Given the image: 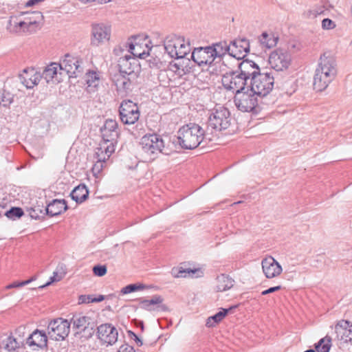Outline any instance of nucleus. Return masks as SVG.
Listing matches in <instances>:
<instances>
[{"instance_id": "f257e3e1", "label": "nucleus", "mask_w": 352, "mask_h": 352, "mask_svg": "<svg viewBox=\"0 0 352 352\" xmlns=\"http://www.w3.org/2000/svg\"><path fill=\"white\" fill-rule=\"evenodd\" d=\"M337 74L336 63L329 53L321 55L314 77V87L318 91L324 90L335 78Z\"/></svg>"}, {"instance_id": "f03ea898", "label": "nucleus", "mask_w": 352, "mask_h": 352, "mask_svg": "<svg viewBox=\"0 0 352 352\" xmlns=\"http://www.w3.org/2000/svg\"><path fill=\"white\" fill-rule=\"evenodd\" d=\"M204 138V130L199 124L189 123L182 126L177 131V143L184 149L197 148Z\"/></svg>"}, {"instance_id": "7ed1b4c3", "label": "nucleus", "mask_w": 352, "mask_h": 352, "mask_svg": "<svg viewBox=\"0 0 352 352\" xmlns=\"http://www.w3.org/2000/svg\"><path fill=\"white\" fill-rule=\"evenodd\" d=\"M142 154L146 161H153L160 153L169 154V150L165 147L164 140L157 134L144 135L140 140Z\"/></svg>"}, {"instance_id": "20e7f679", "label": "nucleus", "mask_w": 352, "mask_h": 352, "mask_svg": "<svg viewBox=\"0 0 352 352\" xmlns=\"http://www.w3.org/2000/svg\"><path fill=\"white\" fill-rule=\"evenodd\" d=\"M164 46L166 52L171 57L177 59L184 58L190 52V44L184 38L175 34L166 37Z\"/></svg>"}, {"instance_id": "39448f33", "label": "nucleus", "mask_w": 352, "mask_h": 352, "mask_svg": "<svg viewBox=\"0 0 352 352\" xmlns=\"http://www.w3.org/2000/svg\"><path fill=\"white\" fill-rule=\"evenodd\" d=\"M274 85V74L270 72H260L248 85L250 91H253L259 97L268 95Z\"/></svg>"}, {"instance_id": "423d86ee", "label": "nucleus", "mask_w": 352, "mask_h": 352, "mask_svg": "<svg viewBox=\"0 0 352 352\" xmlns=\"http://www.w3.org/2000/svg\"><path fill=\"white\" fill-rule=\"evenodd\" d=\"M231 116L229 110L223 107L213 109L208 117V129L216 131H224L231 124Z\"/></svg>"}, {"instance_id": "0eeeda50", "label": "nucleus", "mask_w": 352, "mask_h": 352, "mask_svg": "<svg viewBox=\"0 0 352 352\" xmlns=\"http://www.w3.org/2000/svg\"><path fill=\"white\" fill-rule=\"evenodd\" d=\"M222 84L226 89L239 93L247 89L250 82L236 70L226 73L222 77Z\"/></svg>"}, {"instance_id": "6e6552de", "label": "nucleus", "mask_w": 352, "mask_h": 352, "mask_svg": "<svg viewBox=\"0 0 352 352\" xmlns=\"http://www.w3.org/2000/svg\"><path fill=\"white\" fill-rule=\"evenodd\" d=\"M258 97L253 91L247 89L235 93L234 102L236 108L243 112L252 111L258 105Z\"/></svg>"}, {"instance_id": "1a4fd4ad", "label": "nucleus", "mask_w": 352, "mask_h": 352, "mask_svg": "<svg viewBox=\"0 0 352 352\" xmlns=\"http://www.w3.org/2000/svg\"><path fill=\"white\" fill-rule=\"evenodd\" d=\"M70 322L67 320L58 318L51 320L47 326V335L54 340H63L70 331Z\"/></svg>"}, {"instance_id": "9d476101", "label": "nucleus", "mask_w": 352, "mask_h": 352, "mask_svg": "<svg viewBox=\"0 0 352 352\" xmlns=\"http://www.w3.org/2000/svg\"><path fill=\"white\" fill-rule=\"evenodd\" d=\"M292 58L290 54L285 50L277 49L273 51L269 56V64L276 72L286 70L290 63Z\"/></svg>"}, {"instance_id": "9b49d317", "label": "nucleus", "mask_w": 352, "mask_h": 352, "mask_svg": "<svg viewBox=\"0 0 352 352\" xmlns=\"http://www.w3.org/2000/svg\"><path fill=\"white\" fill-rule=\"evenodd\" d=\"M119 113L121 121L125 124L135 123L140 117L139 107L131 100L122 102L119 108Z\"/></svg>"}, {"instance_id": "f8f14e48", "label": "nucleus", "mask_w": 352, "mask_h": 352, "mask_svg": "<svg viewBox=\"0 0 352 352\" xmlns=\"http://www.w3.org/2000/svg\"><path fill=\"white\" fill-rule=\"evenodd\" d=\"M81 63L82 60L78 57L66 54L59 63L60 71L65 72L69 78H76L82 73Z\"/></svg>"}, {"instance_id": "ddd939ff", "label": "nucleus", "mask_w": 352, "mask_h": 352, "mask_svg": "<svg viewBox=\"0 0 352 352\" xmlns=\"http://www.w3.org/2000/svg\"><path fill=\"white\" fill-rule=\"evenodd\" d=\"M118 65L119 68L118 74L129 76H132L133 74L134 77L138 78L140 72V65L131 55L126 54L120 57Z\"/></svg>"}, {"instance_id": "4468645a", "label": "nucleus", "mask_w": 352, "mask_h": 352, "mask_svg": "<svg viewBox=\"0 0 352 352\" xmlns=\"http://www.w3.org/2000/svg\"><path fill=\"white\" fill-rule=\"evenodd\" d=\"M190 58L200 67L210 65L215 59L212 48L210 46L195 48L190 55Z\"/></svg>"}, {"instance_id": "2eb2a0df", "label": "nucleus", "mask_w": 352, "mask_h": 352, "mask_svg": "<svg viewBox=\"0 0 352 352\" xmlns=\"http://www.w3.org/2000/svg\"><path fill=\"white\" fill-rule=\"evenodd\" d=\"M98 338L107 345L114 344L118 337V329L111 324L105 323L100 324L97 328Z\"/></svg>"}, {"instance_id": "dca6fc26", "label": "nucleus", "mask_w": 352, "mask_h": 352, "mask_svg": "<svg viewBox=\"0 0 352 352\" xmlns=\"http://www.w3.org/2000/svg\"><path fill=\"white\" fill-rule=\"evenodd\" d=\"M138 78L125 76L123 74H116L112 80L116 87L118 92L122 94H126L132 91L133 86L137 83Z\"/></svg>"}, {"instance_id": "f3484780", "label": "nucleus", "mask_w": 352, "mask_h": 352, "mask_svg": "<svg viewBox=\"0 0 352 352\" xmlns=\"http://www.w3.org/2000/svg\"><path fill=\"white\" fill-rule=\"evenodd\" d=\"M111 36V29L104 24H94L91 28V44L94 46L100 45L108 41Z\"/></svg>"}, {"instance_id": "a211bd4d", "label": "nucleus", "mask_w": 352, "mask_h": 352, "mask_svg": "<svg viewBox=\"0 0 352 352\" xmlns=\"http://www.w3.org/2000/svg\"><path fill=\"white\" fill-rule=\"evenodd\" d=\"M335 332L338 340L352 345V322L346 320H339L335 326Z\"/></svg>"}, {"instance_id": "6ab92c4d", "label": "nucleus", "mask_w": 352, "mask_h": 352, "mask_svg": "<svg viewBox=\"0 0 352 352\" xmlns=\"http://www.w3.org/2000/svg\"><path fill=\"white\" fill-rule=\"evenodd\" d=\"M238 71L240 75L244 76L250 82L261 72L259 66L249 59H243L238 64Z\"/></svg>"}, {"instance_id": "aec40b11", "label": "nucleus", "mask_w": 352, "mask_h": 352, "mask_svg": "<svg viewBox=\"0 0 352 352\" xmlns=\"http://www.w3.org/2000/svg\"><path fill=\"white\" fill-rule=\"evenodd\" d=\"M230 56L237 60L244 58L250 51V44L247 39H235L230 43Z\"/></svg>"}, {"instance_id": "412c9836", "label": "nucleus", "mask_w": 352, "mask_h": 352, "mask_svg": "<svg viewBox=\"0 0 352 352\" xmlns=\"http://www.w3.org/2000/svg\"><path fill=\"white\" fill-rule=\"evenodd\" d=\"M261 265L263 272L267 278L278 276L283 270L281 265L271 256L263 259Z\"/></svg>"}, {"instance_id": "4be33fe9", "label": "nucleus", "mask_w": 352, "mask_h": 352, "mask_svg": "<svg viewBox=\"0 0 352 352\" xmlns=\"http://www.w3.org/2000/svg\"><path fill=\"white\" fill-rule=\"evenodd\" d=\"M20 79L21 82L28 89L32 88L34 85H38L41 79L40 72H36L34 69H24L23 73L21 74Z\"/></svg>"}, {"instance_id": "5701e85b", "label": "nucleus", "mask_w": 352, "mask_h": 352, "mask_svg": "<svg viewBox=\"0 0 352 352\" xmlns=\"http://www.w3.org/2000/svg\"><path fill=\"white\" fill-rule=\"evenodd\" d=\"M114 151L115 145L113 143L102 140L96 148L95 153L96 158L100 161L107 160Z\"/></svg>"}, {"instance_id": "b1692460", "label": "nucleus", "mask_w": 352, "mask_h": 352, "mask_svg": "<svg viewBox=\"0 0 352 352\" xmlns=\"http://www.w3.org/2000/svg\"><path fill=\"white\" fill-rule=\"evenodd\" d=\"M68 209L65 199H54L45 207L47 215L54 217L60 214Z\"/></svg>"}, {"instance_id": "393cba45", "label": "nucleus", "mask_w": 352, "mask_h": 352, "mask_svg": "<svg viewBox=\"0 0 352 352\" xmlns=\"http://www.w3.org/2000/svg\"><path fill=\"white\" fill-rule=\"evenodd\" d=\"M47 336L45 331L36 329L27 338V344L32 346L43 348L47 346Z\"/></svg>"}, {"instance_id": "a878e982", "label": "nucleus", "mask_w": 352, "mask_h": 352, "mask_svg": "<svg viewBox=\"0 0 352 352\" xmlns=\"http://www.w3.org/2000/svg\"><path fill=\"white\" fill-rule=\"evenodd\" d=\"M139 38V36H132L129 39V41L127 42L129 52L133 56L144 58L148 55V50L150 49L147 50V52H146L145 50L141 52L140 49L142 48V46L139 43L136 41Z\"/></svg>"}, {"instance_id": "bb28decb", "label": "nucleus", "mask_w": 352, "mask_h": 352, "mask_svg": "<svg viewBox=\"0 0 352 352\" xmlns=\"http://www.w3.org/2000/svg\"><path fill=\"white\" fill-rule=\"evenodd\" d=\"M89 195V190L85 185L80 184L76 186L71 192L70 196L76 203L85 201Z\"/></svg>"}, {"instance_id": "cd10ccee", "label": "nucleus", "mask_w": 352, "mask_h": 352, "mask_svg": "<svg viewBox=\"0 0 352 352\" xmlns=\"http://www.w3.org/2000/svg\"><path fill=\"white\" fill-rule=\"evenodd\" d=\"M210 47L212 48V52L214 58L222 57L226 54H228L230 56V43L226 41L214 43Z\"/></svg>"}, {"instance_id": "c85d7f7f", "label": "nucleus", "mask_w": 352, "mask_h": 352, "mask_svg": "<svg viewBox=\"0 0 352 352\" xmlns=\"http://www.w3.org/2000/svg\"><path fill=\"white\" fill-rule=\"evenodd\" d=\"M60 69L59 63H52L47 65L43 69L41 75V78H44L47 82L52 80L54 77L57 75L58 69Z\"/></svg>"}, {"instance_id": "c756f323", "label": "nucleus", "mask_w": 352, "mask_h": 352, "mask_svg": "<svg viewBox=\"0 0 352 352\" xmlns=\"http://www.w3.org/2000/svg\"><path fill=\"white\" fill-rule=\"evenodd\" d=\"M90 318L85 316H75L72 319L73 328L78 331H85L90 324Z\"/></svg>"}, {"instance_id": "7c9ffc66", "label": "nucleus", "mask_w": 352, "mask_h": 352, "mask_svg": "<svg viewBox=\"0 0 352 352\" xmlns=\"http://www.w3.org/2000/svg\"><path fill=\"white\" fill-rule=\"evenodd\" d=\"M278 38L272 34H267V32H263L261 36L258 38L259 43L262 47H265L267 49H270L277 44Z\"/></svg>"}, {"instance_id": "2f4dec72", "label": "nucleus", "mask_w": 352, "mask_h": 352, "mask_svg": "<svg viewBox=\"0 0 352 352\" xmlns=\"http://www.w3.org/2000/svg\"><path fill=\"white\" fill-rule=\"evenodd\" d=\"M233 286V280L225 274H221L217 278V291L224 292Z\"/></svg>"}, {"instance_id": "473e14b6", "label": "nucleus", "mask_w": 352, "mask_h": 352, "mask_svg": "<svg viewBox=\"0 0 352 352\" xmlns=\"http://www.w3.org/2000/svg\"><path fill=\"white\" fill-rule=\"evenodd\" d=\"M232 308L221 309V311H219L218 313H217L216 314H214L212 316L209 317L206 321V326L209 327H213L216 324L221 322L226 317V316L228 314L229 311Z\"/></svg>"}, {"instance_id": "72a5a7b5", "label": "nucleus", "mask_w": 352, "mask_h": 352, "mask_svg": "<svg viewBox=\"0 0 352 352\" xmlns=\"http://www.w3.org/2000/svg\"><path fill=\"white\" fill-rule=\"evenodd\" d=\"M162 301L163 299L161 296H155L151 300H142L140 304V307L142 309H144L148 311H151L154 309V308L153 307V306L160 305V303L162 302Z\"/></svg>"}, {"instance_id": "f704fd0d", "label": "nucleus", "mask_w": 352, "mask_h": 352, "mask_svg": "<svg viewBox=\"0 0 352 352\" xmlns=\"http://www.w3.org/2000/svg\"><path fill=\"white\" fill-rule=\"evenodd\" d=\"M23 343L22 340L17 341L12 336H8L2 341V345L8 351H14L20 347V344Z\"/></svg>"}, {"instance_id": "c9c22d12", "label": "nucleus", "mask_w": 352, "mask_h": 352, "mask_svg": "<svg viewBox=\"0 0 352 352\" xmlns=\"http://www.w3.org/2000/svg\"><path fill=\"white\" fill-rule=\"evenodd\" d=\"M88 87L96 88L100 82L99 74L94 71H88L85 74V79Z\"/></svg>"}, {"instance_id": "e433bc0d", "label": "nucleus", "mask_w": 352, "mask_h": 352, "mask_svg": "<svg viewBox=\"0 0 352 352\" xmlns=\"http://www.w3.org/2000/svg\"><path fill=\"white\" fill-rule=\"evenodd\" d=\"M197 272L196 270H193L189 268H184L182 267H174L172 269V274L176 278L187 277L192 276Z\"/></svg>"}, {"instance_id": "4c0bfd02", "label": "nucleus", "mask_w": 352, "mask_h": 352, "mask_svg": "<svg viewBox=\"0 0 352 352\" xmlns=\"http://www.w3.org/2000/svg\"><path fill=\"white\" fill-rule=\"evenodd\" d=\"M331 337L326 336L324 338L320 340L318 343L316 344V349L318 352H329L331 344Z\"/></svg>"}, {"instance_id": "58836bf2", "label": "nucleus", "mask_w": 352, "mask_h": 352, "mask_svg": "<svg viewBox=\"0 0 352 352\" xmlns=\"http://www.w3.org/2000/svg\"><path fill=\"white\" fill-rule=\"evenodd\" d=\"M34 14L36 16V18L34 20V21H23V22H25L28 24L23 26L21 32L32 33L35 31L34 28L36 26L37 22L43 18V16L40 12H37Z\"/></svg>"}, {"instance_id": "ea45409f", "label": "nucleus", "mask_w": 352, "mask_h": 352, "mask_svg": "<svg viewBox=\"0 0 352 352\" xmlns=\"http://www.w3.org/2000/svg\"><path fill=\"white\" fill-rule=\"evenodd\" d=\"M29 214L32 219H39L41 217H43L45 214H47L45 211V207L41 206H36L34 207L30 208L29 210Z\"/></svg>"}, {"instance_id": "a19ab883", "label": "nucleus", "mask_w": 352, "mask_h": 352, "mask_svg": "<svg viewBox=\"0 0 352 352\" xmlns=\"http://www.w3.org/2000/svg\"><path fill=\"white\" fill-rule=\"evenodd\" d=\"M23 210L19 207H12L6 212V216L10 219L15 220L23 215Z\"/></svg>"}, {"instance_id": "79ce46f5", "label": "nucleus", "mask_w": 352, "mask_h": 352, "mask_svg": "<svg viewBox=\"0 0 352 352\" xmlns=\"http://www.w3.org/2000/svg\"><path fill=\"white\" fill-rule=\"evenodd\" d=\"M13 101L12 96L8 92L0 93V105L8 107Z\"/></svg>"}, {"instance_id": "37998d69", "label": "nucleus", "mask_w": 352, "mask_h": 352, "mask_svg": "<svg viewBox=\"0 0 352 352\" xmlns=\"http://www.w3.org/2000/svg\"><path fill=\"white\" fill-rule=\"evenodd\" d=\"M102 138L103 140L108 142L113 143V144L116 142V139L118 135V131H101Z\"/></svg>"}, {"instance_id": "c03bdc74", "label": "nucleus", "mask_w": 352, "mask_h": 352, "mask_svg": "<svg viewBox=\"0 0 352 352\" xmlns=\"http://www.w3.org/2000/svg\"><path fill=\"white\" fill-rule=\"evenodd\" d=\"M144 288V285L142 284H130L126 285V287H123L121 289V293L122 294H126L131 292H136L138 290H141Z\"/></svg>"}, {"instance_id": "a18cd8bd", "label": "nucleus", "mask_w": 352, "mask_h": 352, "mask_svg": "<svg viewBox=\"0 0 352 352\" xmlns=\"http://www.w3.org/2000/svg\"><path fill=\"white\" fill-rule=\"evenodd\" d=\"M27 24L28 23L25 22H23V21L14 22V24H12V21H10V28H9V30L10 32H12V33H20V32H21L23 26H24Z\"/></svg>"}, {"instance_id": "49530a36", "label": "nucleus", "mask_w": 352, "mask_h": 352, "mask_svg": "<svg viewBox=\"0 0 352 352\" xmlns=\"http://www.w3.org/2000/svg\"><path fill=\"white\" fill-rule=\"evenodd\" d=\"M117 122L113 120H108L105 122L104 126L101 129V131H118Z\"/></svg>"}, {"instance_id": "de8ad7c7", "label": "nucleus", "mask_w": 352, "mask_h": 352, "mask_svg": "<svg viewBox=\"0 0 352 352\" xmlns=\"http://www.w3.org/2000/svg\"><path fill=\"white\" fill-rule=\"evenodd\" d=\"M65 275V272H58V271H56L54 272L53 276L50 277V280L46 283L45 285L40 286V288H43L46 286L50 285L51 283L54 282H57L60 280Z\"/></svg>"}, {"instance_id": "09e8293b", "label": "nucleus", "mask_w": 352, "mask_h": 352, "mask_svg": "<svg viewBox=\"0 0 352 352\" xmlns=\"http://www.w3.org/2000/svg\"><path fill=\"white\" fill-rule=\"evenodd\" d=\"M106 160H97V162L94 164V165L92 167V173L96 177H98V175L100 173L103 168V164L105 162Z\"/></svg>"}, {"instance_id": "8fccbe9b", "label": "nucleus", "mask_w": 352, "mask_h": 352, "mask_svg": "<svg viewBox=\"0 0 352 352\" xmlns=\"http://www.w3.org/2000/svg\"><path fill=\"white\" fill-rule=\"evenodd\" d=\"M107 267L104 265H97L93 267V272L97 276H103L107 274Z\"/></svg>"}, {"instance_id": "3c124183", "label": "nucleus", "mask_w": 352, "mask_h": 352, "mask_svg": "<svg viewBox=\"0 0 352 352\" xmlns=\"http://www.w3.org/2000/svg\"><path fill=\"white\" fill-rule=\"evenodd\" d=\"M323 12V8H320L319 9L309 10L305 13V14L309 19H314L318 15L322 14Z\"/></svg>"}, {"instance_id": "603ef678", "label": "nucleus", "mask_w": 352, "mask_h": 352, "mask_svg": "<svg viewBox=\"0 0 352 352\" xmlns=\"http://www.w3.org/2000/svg\"><path fill=\"white\" fill-rule=\"evenodd\" d=\"M32 280H33V278H31V279L23 280V281H21V282H14V283H12L11 284L7 285L6 287V289H12V288H17V287H23V286H25V285L29 284L30 282H32Z\"/></svg>"}, {"instance_id": "864d4df0", "label": "nucleus", "mask_w": 352, "mask_h": 352, "mask_svg": "<svg viewBox=\"0 0 352 352\" xmlns=\"http://www.w3.org/2000/svg\"><path fill=\"white\" fill-rule=\"evenodd\" d=\"M336 27L334 21L330 19H324L322 21V28L324 30H332Z\"/></svg>"}, {"instance_id": "5fc2aeb1", "label": "nucleus", "mask_w": 352, "mask_h": 352, "mask_svg": "<svg viewBox=\"0 0 352 352\" xmlns=\"http://www.w3.org/2000/svg\"><path fill=\"white\" fill-rule=\"evenodd\" d=\"M170 69L179 76H182L186 73L184 68H181L180 65L177 63L170 64Z\"/></svg>"}, {"instance_id": "6e6d98bb", "label": "nucleus", "mask_w": 352, "mask_h": 352, "mask_svg": "<svg viewBox=\"0 0 352 352\" xmlns=\"http://www.w3.org/2000/svg\"><path fill=\"white\" fill-rule=\"evenodd\" d=\"M280 289H281V287L280 285L275 286V287H270L267 289H265V290L261 292V295H263V296L267 295V294H269L277 292V291L280 290Z\"/></svg>"}, {"instance_id": "4d7b16f0", "label": "nucleus", "mask_w": 352, "mask_h": 352, "mask_svg": "<svg viewBox=\"0 0 352 352\" xmlns=\"http://www.w3.org/2000/svg\"><path fill=\"white\" fill-rule=\"evenodd\" d=\"M128 47V44L127 43L126 44H124L123 45V47L120 46V45H118V46H116L114 50H113V53L115 54V55L116 56H120L122 53V52L124 50V48L125 47Z\"/></svg>"}, {"instance_id": "13d9d810", "label": "nucleus", "mask_w": 352, "mask_h": 352, "mask_svg": "<svg viewBox=\"0 0 352 352\" xmlns=\"http://www.w3.org/2000/svg\"><path fill=\"white\" fill-rule=\"evenodd\" d=\"M129 333L131 336V338L133 339L138 346H142L143 344L142 340L140 339L135 333L130 331H129Z\"/></svg>"}, {"instance_id": "bf43d9fd", "label": "nucleus", "mask_w": 352, "mask_h": 352, "mask_svg": "<svg viewBox=\"0 0 352 352\" xmlns=\"http://www.w3.org/2000/svg\"><path fill=\"white\" fill-rule=\"evenodd\" d=\"M91 298H93V296L91 295H87V296L82 295L80 296L79 300L82 303H90V302H92L91 301Z\"/></svg>"}, {"instance_id": "052dcab7", "label": "nucleus", "mask_w": 352, "mask_h": 352, "mask_svg": "<svg viewBox=\"0 0 352 352\" xmlns=\"http://www.w3.org/2000/svg\"><path fill=\"white\" fill-rule=\"evenodd\" d=\"M36 12L32 13H27L28 15L24 21H34V20L36 18V16L34 14Z\"/></svg>"}, {"instance_id": "680f3d73", "label": "nucleus", "mask_w": 352, "mask_h": 352, "mask_svg": "<svg viewBox=\"0 0 352 352\" xmlns=\"http://www.w3.org/2000/svg\"><path fill=\"white\" fill-rule=\"evenodd\" d=\"M25 327L23 326L19 327L16 331V333L19 334V336H23L25 333Z\"/></svg>"}, {"instance_id": "e2e57ef3", "label": "nucleus", "mask_w": 352, "mask_h": 352, "mask_svg": "<svg viewBox=\"0 0 352 352\" xmlns=\"http://www.w3.org/2000/svg\"><path fill=\"white\" fill-rule=\"evenodd\" d=\"M105 297L103 295H99L96 298H91V301L94 302H102L103 300H104Z\"/></svg>"}, {"instance_id": "0e129e2a", "label": "nucleus", "mask_w": 352, "mask_h": 352, "mask_svg": "<svg viewBox=\"0 0 352 352\" xmlns=\"http://www.w3.org/2000/svg\"><path fill=\"white\" fill-rule=\"evenodd\" d=\"M110 0H91V2L94 3L95 4H106Z\"/></svg>"}, {"instance_id": "69168bd1", "label": "nucleus", "mask_w": 352, "mask_h": 352, "mask_svg": "<svg viewBox=\"0 0 352 352\" xmlns=\"http://www.w3.org/2000/svg\"><path fill=\"white\" fill-rule=\"evenodd\" d=\"M39 1L38 0H29L27 3H26V6L27 7H30V6H32L34 5H35L36 3H38Z\"/></svg>"}, {"instance_id": "338daca9", "label": "nucleus", "mask_w": 352, "mask_h": 352, "mask_svg": "<svg viewBox=\"0 0 352 352\" xmlns=\"http://www.w3.org/2000/svg\"><path fill=\"white\" fill-rule=\"evenodd\" d=\"M128 352H135V350H134V349L133 347L129 346V350Z\"/></svg>"}, {"instance_id": "774afa93", "label": "nucleus", "mask_w": 352, "mask_h": 352, "mask_svg": "<svg viewBox=\"0 0 352 352\" xmlns=\"http://www.w3.org/2000/svg\"><path fill=\"white\" fill-rule=\"evenodd\" d=\"M305 352H315V351L314 349H309L305 351Z\"/></svg>"}]
</instances>
